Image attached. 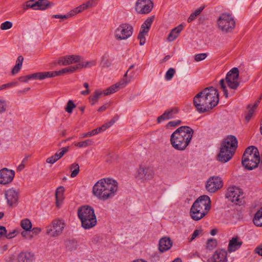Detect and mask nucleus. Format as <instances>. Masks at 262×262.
<instances>
[{
    "label": "nucleus",
    "instance_id": "c85d7f7f",
    "mask_svg": "<svg viewBox=\"0 0 262 262\" xmlns=\"http://www.w3.org/2000/svg\"><path fill=\"white\" fill-rule=\"evenodd\" d=\"M64 192V188L63 186L58 187L55 192V196L56 204L59 206V204L62 202L63 199V193Z\"/></svg>",
    "mask_w": 262,
    "mask_h": 262
},
{
    "label": "nucleus",
    "instance_id": "37998d69",
    "mask_svg": "<svg viewBox=\"0 0 262 262\" xmlns=\"http://www.w3.org/2000/svg\"><path fill=\"white\" fill-rule=\"evenodd\" d=\"M175 70L173 68H170L166 73L165 78L166 80H170L174 76Z\"/></svg>",
    "mask_w": 262,
    "mask_h": 262
},
{
    "label": "nucleus",
    "instance_id": "c756f323",
    "mask_svg": "<svg viewBox=\"0 0 262 262\" xmlns=\"http://www.w3.org/2000/svg\"><path fill=\"white\" fill-rule=\"evenodd\" d=\"M66 249L69 251L74 250L77 249V242L74 239H67L64 242Z\"/></svg>",
    "mask_w": 262,
    "mask_h": 262
},
{
    "label": "nucleus",
    "instance_id": "6e6552de",
    "mask_svg": "<svg viewBox=\"0 0 262 262\" xmlns=\"http://www.w3.org/2000/svg\"><path fill=\"white\" fill-rule=\"evenodd\" d=\"M226 198L236 205H241L243 202V192L238 187H229L226 194Z\"/></svg>",
    "mask_w": 262,
    "mask_h": 262
},
{
    "label": "nucleus",
    "instance_id": "9b49d317",
    "mask_svg": "<svg viewBox=\"0 0 262 262\" xmlns=\"http://www.w3.org/2000/svg\"><path fill=\"white\" fill-rule=\"evenodd\" d=\"M204 93L203 90L198 93L193 98V105L196 110L200 113H204L208 111V105L205 100Z\"/></svg>",
    "mask_w": 262,
    "mask_h": 262
},
{
    "label": "nucleus",
    "instance_id": "39448f33",
    "mask_svg": "<svg viewBox=\"0 0 262 262\" xmlns=\"http://www.w3.org/2000/svg\"><path fill=\"white\" fill-rule=\"evenodd\" d=\"M217 25L220 30L225 32H231L235 26V21L228 13H222L217 19Z\"/></svg>",
    "mask_w": 262,
    "mask_h": 262
},
{
    "label": "nucleus",
    "instance_id": "72a5a7b5",
    "mask_svg": "<svg viewBox=\"0 0 262 262\" xmlns=\"http://www.w3.org/2000/svg\"><path fill=\"white\" fill-rule=\"evenodd\" d=\"M204 8V7L203 6V7H201L199 8H198V9L195 10L194 11V12L190 14V15L189 16V17L188 18L187 21L188 23H191L194 19H195L196 17L201 13V12L203 11Z\"/></svg>",
    "mask_w": 262,
    "mask_h": 262
},
{
    "label": "nucleus",
    "instance_id": "aec40b11",
    "mask_svg": "<svg viewBox=\"0 0 262 262\" xmlns=\"http://www.w3.org/2000/svg\"><path fill=\"white\" fill-rule=\"evenodd\" d=\"M35 258L34 253L31 251H22L17 256L18 262H34Z\"/></svg>",
    "mask_w": 262,
    "mask_h": 262
},
{
    "label": "nucleus",
    "instance_id": "79ce46f5",
    "mask_svg": "<svg viewBox=\"0 0 262 262\" xmlns=\"http://www.w3.org/2000/svg\"><path fill=\"white\" fill-rule=\"evenodd\" d=\"M147 33L145 32H142L141 30L140 31L137 37L138 39L140 40V45L143 46L144 45L146 41L145 35Z\"/></svg>",
    "mask_w": 262,
    "mask_h": 262
},
{
    "label": "nucleus",
    "instance_id": "cd10ccee",
    "mask_svg": "<svg viewBox=\"0 0 262 262\" xmlns=\"http://www.w3.org/2000/svg\"><path fill=\"white\" fill-rule=\"evenodd\" d=\"M253 222L255 226L262 227V207L255 213Z\"/></svg>",
    "mask_w": 262,
    "mask_h": 262
},
{
    "label": "nucleus",
    "instance_id": "473e14b6",
    "mask_svg": "<svg viewBox=\"0 0 262 262\" xmlns=\"http://www.w3.org/2000/svg\"><path fill=\"white\" fill-rule=\"evenodd\" d=\"M21 227L26 231H30L32 228V223L28 219H25L21 221Z\"/></svg>",
    "mask_w": 262,
    "mask_h": 262
},
{
    "label": "nucleus",
    "instance_id": "6e6d98bb",
    "mask_svg": "<svg viewBox=\"0 0 262 262\" xmlns=\"http://www.w3.org/2000/svg\"><path fill=\"white\" fill-rule=\"evenodd\" d=\"M71 16H72V14H69L68 13L66 15H59V14L53 15L52 17L53 18H61L62 19H66Z\"/></svg>",
    "mask_w": 262,
    "mask_h": 262
},
{
    "label": "nucleus",
    "instance_id": "3c124183",
    "mask_svg": "<svg viewBox=\"0 0 262 262\" xmlns=\"http://www.w3.org/2000/svg\"><path fill=\"white\" fill-rule=\"evenodd\" d=\"M178 35H179L178 34H177L172 30H171V31L168 35L167 40L170 42L173 41L175 39H176L178 37Z\"/></svg>",
    "mask_w": 262,
    "mask_h": 262
},
{
    "label": "nucleus",
    "instance_id": "f03ea898",
    "mask_svg": "<svg viewBox=\"0 0 262 262\" xmlns=\"http://www.w3.org/2000/svg\"><path fill=\"white\" fill-rule=\"evenodd\" d=\"M193 130L188 126H182L177 128L170 137L172 146L178 150H184L191 141Z\"/></svg>",
    "mask_w": 262,
    "mask_h": 262
},
{
    "label": "nucleus",
    "instance_id": "b1692460",
    "mask_svg": "<svg viewBox=\"0 0 262 262\" xmlns=\"http://www.w3.org/2000/svg\"><path fill=\"white\" fill-rule=\"evenodd\" d=\"M193 206H192L190 211V214L192 219L195 221H199L204 217L207 213L205 212V211L196 208H194L193 209Z\"/></svg>",
    "mask_w": 262,
    "mask_h": 262
},
{
    "label": "nucleus",
    "instance_id": "c03bdc74",
    "mask_svg": "<svg viewBox=\"0 0 262 262\" xmlns=\"http://www.w3.org/2000/svg\"><path fill=\"white\" fill-rule=\"evenodd\" d=\"M75 107H76L75 104L72 100H70L68 102L65 110L68 113H71L73 109Z\"/></svg>",
    "mask_w": 262,
    "mask_h": 262
},
{
    "label": "nucleus",
    "instance_id": "a19ab883",
    "mask_svg": "<svg viewBox=\"0 0 262 262\" xmlns=\"http://www.w3.org/2000/svg\"><path fill=\"white\" fill-rule=\"evenodd\" d=\"M135 73L134 72H129L127 77H125L124 76L122 80L121 81L124 85L128 84L133 78Z\"/></svg>",
    "mask_w": 262,
    "mask_h": 262
},
{
    "label": "nucleus",
    "instance_id": "13d9d810",
    "mask_svg": "<svg viewBox=\"0 0 262 262\" xmlns=\"http://www.w3.org/2000/svg\"><path fill=\"white\" fill-rule=\"evenodd\" d=\"M207 56V55L206 53H200V54H196L195 56V60L196 61H201L202 60L205 59L206 58Z\"/></svg>",
    "mask_w": 262,
    "mask_h": 262
},
{
    "label": "nucleus",
    "instance_id": "7ed1b4c3",
    "mask_svg": "<svg viewBox=\"0 0 262 262\" xmlns=\"http://www.w3.org/2000/svg\"><path fill=\"white\" fill-rule=\"evenodd\" d=\"M237 138L233 135L228 136L221 143L217 159L222 163H226L233 156L237 147Z\"/></svg>",
    "mask_w": 262,
    "mask_h": 262
},
{
    "label": "nucleus",
    "instance_id": "1a4fd4ad",
    "mask_svg": "<svg viewBox=\"0 0 262 262\" xmlns=\"http://www.w3.org/2000/svg\"><path fill=\"white\" fill-rule=\"evenodd\" d=\"M64 223L61 220H54L52 224L46 227L47 234L52 237L59 236L64 228Z\"/></svg>",
    "mask_w": 262,
    "mask_h": 262
},
{
    "label": "nucleus",
    "instance_id": "a878e982",
    "mask_svg": "<svg viewBox=\"0 0 262 262\" xmlns=\"http://www.w3.org/2000/svg\"><path fill=\"white\" fill-rule=\"evenodd\" d=\"M39 10H45L54 6V3L47 0H37Z\"/></svg>",
    "mask_w": 262,
    "mask_h": 262
},
{
    "label": "nucleus",
    "instance_id": "5fc2aeb1",
    "mask_svg": "<svg viewBox=\"0 0 262 262\" xmlns=\"http://www.w3.org/2000/svg\"><path fill=\"white\" fill-rule=\"evenodd\" d=\"M7 102L5 100L0 99V114L4 113L6 110Z\"/></svg>",
    "mask_w": 262,
    "mask_h": 262
},
{
    "label": "nucleus",
    "instance_id": "f8f14e48",
    "mask_svg": "<svg viewBox=\"0 0 262 262\" xmlns=\"http://www.w3.org/2000/svg\"><path fill=\"white\" fill-rule=\"evenodd\" d=\"M238 77L239 71L237 68H233L227 73L225 79L230 89L235 90L238 86L239 83L237 81Z\"/></svg>",
    "mask_w": 262,
    "mask_h": 262
},
{
    "label": "nucleus",
    "instance_id": "a18cd8bd",
    "mask_svg": "<svg viewBox=\"0 0 262 262\" xmlns=\"http://www.w3.org/2000/svg\"><path fill=\"white\" fill-rule=\"evenodd\" d=\"M12 23L9 21H6L1 25V29L3 30H8L12 27Z\"/></svg>",
    "mask_w": 262,
    "mask_h": 262
},
{
    "label": "nucleus",
    "instance_id": "6ab92c4d",
    "mask_svg": "<svg viewBox=\"0 0 262 262\" xmlns=\"http://www.w3.org/2000/svg\"><path fill=\"white\" fill-rule=\"evenodd\" d=\"M212 262H227V252L223 249H217L211 257Z\"/></svg>",
    "mask_w": 262,
    "mask_h": 262
},
{
    "label": "nucleus",
    "instance_id": "e433bc0d",
    "mask_svg": "<svg viewBox=\"0 0 262 262\" xmlns=\"http://www.w3.org/2000/svg\"><path fill=\"white\" fill-rule=\"evenodd\" d=\"M254 152L258 154L259 152L258 149L254 146H250L246 149L243 156L246 157L248 155H254Z\"/></svg>",
    "mask_w": 262,
    "mask_h": 262
},
{
    "label": "nucleus",
    "instance_id": "ddd939ff",
    "mask_svg": "<svg viewBox=\"0 0 262 262\" xmlns=\"http://www.w3.org/2000/svg\"><path fill=\"white\" fill-rule=\"evenodd\" d=\"M210 204V198L207 195H204L196 199L192 206H193V209H194L195 207L203 211H205V212L207 214L211 208Z\"/></svg>",
    "mask_w": 262,
    "mask_h": 262
},
{
    "label": "nucleus",
    "instance_id": "0e129e2a",
    "mask_svg": "<svg viewBox=\"0 0 262 262\" xmlns=\"http://www.w3.org/2000/svg\"><path fill=\"white\" fill-rule=\"evenodd\" d=\"M83 86L86 89L85 91H82L81 92V94L82 95H87L90 93V91L89 89V84L87 82H85L83 83Z\"/></svg>",
    "mask_w": 262,
    "mask_h": 262
},
{
    "label": "nucleus",
    "instance_id": "49530a36",
    "mask_svg": "<svg viewBox=\"0 0 262 262\" xmlns=\"http://www.w3.org/2000/svg\"><path fill=\"white\" fill-rule=\"evenodd\" d=\"M41 77H40L42 79H44L46 78H51V77H55V75H54L55 72H41Z\"/></svg>",
    "mask_w": 262,
    "mask_h": 262
},
{
    "label": "nucleus",
    "instance_id": "864d4df0",
    "mask_svg": "<svg viewBox=\"0 0 262 262\" xmlns=\"http://www.w3.org/2000/svg\"><path fill=\"white\" fill-rule=\"evenodd\" d=\"M69 146L63 147L60 148L57 152H56V153L59 156L60 158H61L66 152H67L69 151Z\"/></svg>",
    "mask_w": 262,
    "mask_h": 262
},
{
    "label": "nucleus",
    "instance_id": "de8ad7c7",
    "mask_svg": "<svg viewBox=\"0 0 262 262\" xmlns=\"http://www.w3.org/2000/svg\"><path fill=\"white\" fill-rule=\"evenodd\" d=\"M18 84V83L17 81H14L3 84L2 85H0V91L17 85Z\"/></svg>",
    "mask_w": 262,
    "mask_h": 262
},
{
    "label": "nucleus",
    "instance_id": "4be33fe9",
    "mask_svg": "<svg viewBox=\"0 0 262 262\" xmlns=\"http://www.w3.org/2000/svg\"><path fill=\"white\" fill-rule=\"evenodd\" d=\"M179 112L178 108L173 107L165 111V112L160 116H159L157 121L158 123H160L165 120H168L173 118L174 115L177 114Z\"/></svg>",
    "mask_w": 262,
    "mask_h": 262
},
{
    "label": "nucleus",
    "instance_id": "9d476101",
    "mask_svg": "<svg viewBox=\"0 0 262 262\" xmlns=\"http://www.w3.org/2000/svg\"><path fill=\"white\" fill-rule=\"evenodd\" d=\"M260 162L259 152H254V155H248L246 157L243 156L242 163L243 166L247 169L251 170L256 168Z\"/></svg>",
    "mask_w": 262,
    "mask_h": 262
},
{
    "label": "nucleus",
    "instance_id": "4468645a",
    "mask_svg": "<svg viewBox=\"0 0 262 262\" xmlns=\"http://www.w3.org/2000/svg\"><path fill=\"white\" fill-rule=\"evenodd\" d=\"M223 186V183L221 178L217 176L210 177L206 183V189L210 192L214 193L221 188Z\"/></svg>",
    "mask_w": 262,
    "mask_h": 262
},
{
    "label": "nucleus",
    "instance_id": "774afa93",
    "mask_svg": "<svg viewBox=\"0 0 262 262\" xmlns=\"http://www.w3.org/2000/svg\"><path fill=\"white\" fill-rule=\"evenodd\" d=\"M21 67L16 63L15 66L13 68L11 73L13 75L17 74L20 70Z\"/></svg>",
    "mask_w": 262,
    "mask_h": 262
},
{
    "label": "nucleus",
    "instance_id": "f704fd0d",
    "mask_svg": "<svg viewBox=\"0 0 262 262\" xmlns=\"http://www.w3.org/2000/svg\"><path fill=\"white\" fill-rule=\"evenodd\" d=\"M101 132H102V127H98L96 129L89 132L87 133L82 134L81 136V138H84L88 137H91L92 136L97 135L101 133Z\"/></svg>",
    "mask_w": 262,
    "mask_h": 262
},
{
    "label": "nucleus",
    "instance_id": "ea45409f",
    "mask_svg": "<svg viewBox=\"0 0 262 262\" xmlns=\"http://www.w3.org/2000/svg\"><path fill=\"white\" fill-rule=\"evenodd\" d=\"M96 65V61L95 60L89 61L87 62H82L78 63L79 69L82 68H90Z\"/></svg>",
    "mask_w": 262,
    "mask_h": 262
},
{
    "label": "nucleus",
    "instance_id": "8fccbe9b",
    "mask_svg": "<svg viewBox=\"0 0 262 262\" xmlns=\"http://www.w3.org/2000/svg\"><path fill=\"white\" fill-rule=\"evenodd\" d=\"M220 84L221 85V89L223 90L224 92V95L225 96L226 98L228 97V91L226 89V86L225 85V81L223 79H222L220 81Z\"/></svg>",
    "mask_w": 262,
    "mask_h": 262
},
{
    "label": "nucleus",
    "instance_id": "680f3d73",
    "mask_svg": "<svg viewBox=\"0 0 262 262\" xmlns=\"http://www.w3.org/2000/svg\"><path fill=\"white\" fill-rule=\"evenodd\" d=\"M254 112V108H250L249 110L248 113L245 117V119L247 122L249 121V120L251 119L252 116H253Z\"/></svg>",
    "mask_w": 262,
    "mask_h": 262
},
{
    "label": "nucleus",
    "instance_id": "f257e3e1",
    "mask_svg": "<svg viewBox=\"0 0 262 262\" xmlns=\"http://www.w3.org/2000/svg\"><path fill=\"white\" fill-rule=\"evenodd\" d=\"M117 190V182L108 178L99 180L93 188L94 195L102 200H106L113 197Z\"/></svg>",
    "mask_w": 262,
    "mask_h": 262
},
{
    "label": "nucleus",
    "instance_id": "2eb2a0df",
    "mask_svg": "<svg viewBox=\"0 0 262 262\" xmlns=\"http://www.w3.org/2000/svg\"><path fill=\"white\" fill-rule=\"evenodd\" d=\"M154 7L151 0H137L135 5V10L139 14H145L149 13Z\"/></svg>",
    "mask_w": 262,
    "mask_h": 262
},
{
    "label": "nucleus",
    "instance_id": "bf43d9fd",
    "mask_svg": "<svg viewBox=\"0 0 262 262\" xmlns=\"http://www.w3.org/2000/svg\"><path fill=\"white\" fill-rule=\"evenodd\" d=\"M41 72H38V73H33V74H30L29 75V78H30V79H39V80H42V79L41 78H40V77H41Z\"/></svg>",
    "mask_w": 262,
    "mask_h": 262
},
{
    "label": "nucleus",
    "instance_id": "2f4dec72",
    "mask_svg": "<svg viewBox=\"0 0 262 262\" xmlns=\"http://www.w3.org/2000/svg\"><path fill=\"white\" fill-rule=\"evenodd\" d=\"M67 66L74 63H76L80 60V56L78 55H68L66 56Z\"/></svg>",
    "mask_w": 262,
    "mask_h": 262
},
{
    "label": "nucleus",
    "instance_id": "338daca9",
    "mask_svg": "<svg viewBox=\"0 0 262 262\" xmlns=\"http://www.w3.org/2000/svg\"><path fill=\"white\" fill-rule=\"evenodd\" d=\"M183 28L184 26L182 24H180L178 26L172 29V30L179 35Z\"/></svg>",
    "mask_w": 262,
    "mask_h": 262
},
{
    "label": "nucleus",
    "instance_id": "20e7f679",
    "mask_svg": "<svg viewBox=\"0 0 262 262\" xmlns=\"http://www.w3.org/2000/svg\"><path fill=\"white\" fill-rule=\"evenodd\" d=\"M77 214L81 221V226L84 229H89L96 226V216L92 207L83 206L79 207L77 211Z\"/></svg>",
    "mask_w": 262,
    "mask_h": 262
},
{
    "label": "nucleus",
    "instance_id": "052dcab7",
    "mask_svg": "<svg viewBox=\"0 0 262 262\" xmlns=\"http://www.w3.org/2000/svg\"><path fill=\"white\" fill-rule=\"evenodd\" d=\"M202 230L201 229H196V230H195L192 235H191V237L190 238V241L191 242L192 241L193 239H194L196 237H198L201 233H202Z\"/></svg>",
    "mask_w": 262,
    "mask_h": 262
},
{
    "label": "nucleus",
    "instance_id": "f3484780",
    "mask_svg": "<svg viewBox=\"0 0 262 262\" xmlns=\"http://www.w3.org/2000/svg\"><path fill=\"white\" fill-rule=\"evenodd\" d=\"M19 192L14 188H10L5 192V196L7 200V204L9 207L16 205L18 200Z\"/></svg>",
    "mask_w": 262,
    "mask_h": 262
},
{
    "label": "nucleus",
    "instance_id": "0eeeda50",
    "mask_svg": "<svg viewBox=\"0 0 262 262\" xmlns=\"http://www.w3.org/2000/svg\"><path fill=\"white\" fill-rule=\"evenodd\" d=\"M133 32V27L126 23L120 24L114 32V37L117 40H125L130 37Z\"/></svg>",
    "mask_w": 262,
    "mask_h": 262
},
{
    "label": "nucleus",
    "instance_id": "a211bd4d",
    "mask_svg": "<svg viewBox=\"0 0 262 262\" xmlns=\"http://www.w3.org/2000/svg\"><path fill=\"white\" fill-rule=\"evenodd\" d=\"M15 171L7 168L0 170V184L6 185L10 183L15 176Z\"/></svg>",
    "mask_w": 262,
    "mask_h": 262
},
{
    "label": "nucleus",
    "instance_id": "dca6fc26",
    "mask_svg": "<svg viewBox=\"0 0 262 262\" xmlns=\"http://www.w3.org/2000/svg\"><path fill=\"white\" fill-rule=\"evenodd\" d=\"M154 176V172L151 168L140 166L136 174V178L141 182L151 179Z\"/></svg>",
    "mask_w": 262,
    "mask_h": 262
},
{
    "label": "nucleus",
    "instance_id": "c9c22d12",
    "mask_svg": "<svg viewBox=\"0 0 262 262\" xmlns=\"http://www.w3.org/2000/svg\"><path fill=\"white\" fill-rule=\"evenodd\" d=\"M70 169L72 171L71 174V178H74L77 176L79 172V165L76 163H74L70 166Z\"/></svg>",
    "mask_w": 262,
    "mask_h": 262
},
{
    "label": "nucleus",
    "instance_id": "603ef678",
    "mask_svg": "<svg viewBox=\"0 0 262 262\" xmlns=\"http://www.w3.org/2000/svg\"><path fill=\"white\" fill-rule=\"evenodd\" d=\"M69 146L63 147L60 148L57 152H56V153L59 156L60 158H61L66 152H67L69 151Z\"/></svg>",
    "mask_w": 262,
    "mask_h": 262
},
{
    "label": "nucleus",
    "instance_id": "69168bd1",
    "mask_svg": "<svg viewBox=\"0 0 262 262\" xmlns=\"http://www.w3.org/2000/svg\"><path fill=\"white\" fill-rule=\"evenodd\" d=\"M66 56L61 57L59 58L58 64L61 66H67Z\"/></svg>",
    "mask_w": 262,
    "mask_h": 262
},
{
    "label": "nucleus",
    "instance_id": "bb28decb",
    "mask_svg": "<svg viewBox=\"0 0 262 262\" xmlns=\"http://www.w3.org/2000/svg\"><path fill=\"white\" fill-rule=\"evenodd\" d=\"M103 96H105L103 91L98 90H96L93 94L89 97V100L91 102V104L92 105H94L98 99Z\"/></svg>",
    "mask_w": 262,
    "mask_h": 262
},
{
    "label": "nucleus",
    "instance_id": "09e8293b",
    "mask_svg": "<svg viewBox=\"0 0 262 262\" xmlns=\"http://www.w3.org/2000/svg\"><path fill=\"white\" fill-rule=\"evenodd\" d=\"M66 73H72L79 69L78 63L75 66L66 68Z\"/></svg>",
    "mask_w": 262,
    "mask_h": 262
},
{
    "label": "nucleus",
    "instance_id": "e2e57ef3",
    "mask_svg": "<svg viewBox=\"0 0 262 262\" xmlns=\"http://www.w3.org/2000/svg\"><path fill=\"white\" fill-rule=\"evenodd\" d=\"M181 122V121L180 120L171 121L168 123L167 126L172 127L180 125Z\"/></svg>",
    "mask_w": 262,
    "mask_h": 262
},
{
    "label": "nucleus",
    "instance_id": "412c9836",
    "mask_svg": "<svg viewBox=\"0 0 262 262\" xmlns=\"http://www.w3.org/2000/svg\"><path fill=\"white\" fill-rule=\"evenodd\" d=\"M172 246V242L169 237H162L159 242V250L162 253L169 250Z\"/></svg>",
    "mask_w": 262,
    "mask_h": 262
},
{
    "label": "nucleus",
    "instance_id": "393cba45",
    "mask_svg": "<svg viewBox=\"0 0 262 262\" xmlns=\"http://www.w3.org/2000/svg\"><path fill=\"white\" fill-rule=\"evenodd\" d=\"M125 85L122 81H120L114 85L107 88L106 90L103 91L104 95H108L116 92L119 88H123Z\"/></svg>",
    "mask_w": 262,
    "mask_h": 262
},
{
    "label": "nucleus",
    "instance_id": "58836bf2",
    "mask_svg": "<svg viewBox=\"0 0 262 262\" xmlns=\"http://www.w3.org/2000/svg\"><path fill=\"white\" fill-rule=\"evenodd\" d=\"M93 141L90 139H88L85 141L79 142L75 143V145L78 147H86L88 146L92 145Z\"/></svg>",
    "mask_w": 262,
    "mask_h": 262
},
{
    "label": "nucleus",
    "instance_id": "5701e85b",
    "mask_svg": "<svg viewBox=\"0 0 262 262\" xmlns=\"http://www.w3.org/2000/svg\"><path fill=\"white\" fill-rule=\"evenodd\" d=\"M243 242L239 239L237 236L233 237L230 240L228 246V251L231 253L235 251L238 249L242 246Z\"/></svg>",
    "mask_w": 262,
    "mask_h": 262
},
{
    "label": "nucleus",
    "instance_id": "4c0bfd02",
    "mask_svg": "<svg viewBox=\"0 0 262 262\" xmlns=\"http://www.w3.org/2000/svg\"><path fill=\"white\" fill-rule=\"evenodd\" d=\"M217 246V241L215 239L210 238L207 240L206 248L209 250H212Z\"/></svg>",
    "mask_w": 262,
    "mask_h": 262
},
{
    "label": "nucleus",
    "instance_id": "4d7b16f0",
    "mask_svg": "<svg viewBox=\"0 0 262 262\" xmlns=\"http://www.w3.org/2000/svg\"><path fill=\"white\" fill-rule=\"evenodd\" d=\"M115 122V119H112L110 121H109L108 122L103 124V125H102L100 127H102V131H104L106 128H107L111 127V126H112L114 124Z\"/></svg>",
    "mask_w": 262,
    "mask_h": 262
},
{
    "label": "nucleus",
    "instance_id": "423d86ee",
    "mask_svg": "<svg viewBox=\"0 0 262 262\" xmlns=\"http://www.w3.org/2000/svg\"><path fill=\"white\" fill-rule=\"evenodd\" d=\"M203 92L205 93L204 94L207 103V105H209L208 106L209 111L218 104L219 94L218 91L212 86L204 89Z\"/></svg>",
    "mask_w": 262,
    "mask_h": 262
},
{
    "label": "nucleus",
    "instance_id": "7c9ffc66",
    "mask_svg": "<svg viewBox=\"0 0 262 262\" xmlns=\"http://www.w3.org/2000/svg\"><path fill=\"white\" fill-rule=\"evenodd\" d=\"M152 21H153L152 17H148L145 20L144 23L142 24L140 30L142 31V32H145L146 33H148L149 30V29L150 28V26L152 24Z\"/></svg>",
    "mask_w": 262,
    "mask_h": 262
}]
</instances>
